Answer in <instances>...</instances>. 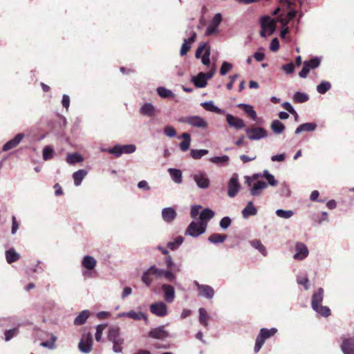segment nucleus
I'll list each match as a JSON object with an SVG mask.
<instances>
[{
    "label": "nucleus",
    "instance_id": "nucleus-8",
    "mask_svg": "<svg viewBox=\"0 0 354 354\" xmlns=\"http://www.w3.org/2000/svg\"><path fill=\"white\" fill-rule=\"evenodd\" d=\"M93 344V338L91 333L84 334L78 344L80 351L84 353H88L91 351Z\"/></svg>",
    "mask_w": 354,
    "mask_h": 354
},
{
    "label": "nucleus",
    "instance_id": "nucleus-25",
    "mask_svg": "<svg viewBox=\"0 0 354 354\" xmlns=\"http://www.w3.org/2000/svg\"><path fill=\"white\" fill-rule=\"evenodd\" d=\"M317 128V124L315 122H307L299 125L295 130V133L299 134L303 131H314Z\"/></svg>",
    "mask_w": 354,
    "mask_h": 354
},
{
    "label": "nucleus",
    "instance_id": "nucleus-35",
    "mask_svg": "<svg viewBox=\"0 0 354 354\" xmlns=\"http://www.w3.org/2000/svg\"><path fill=\"white\" fill-rule=\"evenodd\" d=\"M239 107L242 108L243 111L252 120L257 119V113L254 110L253 107L251 105L245 104H239L238 105Z\"/></svg>",
    "mask_w": 354,
    "mask_h": 354
},
{
    "label": "nucleus",
    "instance_id": "nucleus-11",
    "mask_svg": "<svg viewBox=\"0 0 354 354\" xmlns=\"http://www.w3.org/2000/svg\"><path fill=\"white\" fill-rule=\"evenodd\" d=\"M194 285L197 287L199 295L206 299H212L214 295L213 288L208 285L200 284L197 281H194Z\"/></svg>",
    "mask_w": 354,
    "mask_h": 354
},
{
    "label": "nucleus",
    "instance_id": "nucleus-16",
    "mask_svg": "<svg viewBox=\"0 0 354 354\" xmlns=\"http://www.w3.org/2000/svg\"><path fill=\"white\" fill-rule=\"evenodd\" d=\"M226 121L230 127H234L236 129H241L245 125L242 119L235 117L231 114L226 115Z\"/></svg>",
    "mask_w": 354,
    "mask_h": 354
},
{
    "label": "nucleus",
    "instance_id": "nucleus-30",
    "mask_svg": "<svg viewBox=\"0 0 354 354\" xmlns=\"http://www.w3.org/2000/svg\"><path fill=\"white\" fill-rule=\"evenodd\" d=\"M87 175V171L85 169H79L73 174V178L74 180V184L75 186L81 185L82 180Z\"/></svg>",
    "mask_w": 354,
    "mask_h": 354
},
{
    "label": "nucleus",
    "instance_id": "nucleus-52",
    "mask_svg": "<svg viewBox=\"0 0 354 354\" xmlns=\"http://www.w3.org/2000/svg\"><path fill=\"white\" fill-rule=\"evenodd\" d=\"M276 214L280 218L288 219L293 216L294 212L292 210L279 209L276 211Z\"/></svg>",
    "mask_w": 354,
    "mask_h": 354
},
{
    "label": "nucleus",
    "instance_id": "nucleus-2",
    "mask_svg": "<svg viewBox=\"0 0 354 354\" xmlns=\"http://www.w3.org/2000/svg\"><path fill=\"white\" fill-rule=\"evenodd\" d=\"M247 137L250 140H259L268 136V131L263 127L251 126L245 130Z\"/></svg>",
    "mask_w": 354,
    "mask_h": 354
},
{
    "label": "nucleus",
    "instance_id": "nucleus-14",
    "mask_svg": "<svg viewBox=\"0 0 354 354\" xmlns=\"http://www.w3.org/2000/svg\"><path fill=\"white\" fill-rule=\"evenodd\" d=\"M222 21V15L220 13L216 14L212 18L209 26L207 27L205 35L209 36L217 32V28Z\"/></svg>",
    "mask_w": 354,
    "mask_h": 354
},
{
    "label": "nucleus",
    "instance_id": "nucleus-6",
    "mask_svg": "<svg viewBox=\"0 0 354 354\" xmlns=\"http://www.w3.org/2000/svg\"><path fill=\"white\" fill-rule=\"evenodd\" d=\"M191 178L200 189H205L209 187L210 181L205 172L198 171L197 172L192 174Z\"/></svg>",
    "mask_w": 354,
    "mask_h": 354
},
{
    "label": "nucleus",
    "instance_id": "nucleus-29",
    "mask_svg": "<svg viewBox=\"0 0 354 354\" xmlns=\"http://www.w3.org/2000/svg\"><path fill=\"white\" fill-rule=\"evenodd\" d=\"M168 172L172 179V180L177 183L180 184L182 183V171L178 169L169 168Z\"/></svg>",
    "mask_w": 354,
    "mask_h": 354
},
{
    "label": "nucleus",
    "instance_id": "nucleus-44",
    "mask_svg": "<svg viewBox=\"0 0 354 354\" xmlns=\"http://www.w3.org/2000/svg\"><path fill=\"white\" fill-rule=\"evenodd\" d=\"M128 317L133 320H141L145 319V322H147L146 315L142 312H136L135 310L129 311Z\"/></svg>",
    "mask_w": 354,
    "mask_h": 354
},
{
    "label": "nucleus",
    "instance_id": "nucleus-4",
    "mask_svg": "<svg viewBox=\"0 0 354 354\" xmlns=\"http://www.w3.org/2000/svg\"><path fill=\"white\" fill-rule=\"evenodd\" d=\"M206 230L205 224L192 221L187 226L185 234L189 235L192 237H197L201 234H203Z\"/></svg>",
    "mask_w": 354,
    "mask_h": 354
},
{
    "label": "nucleus",
    "instance_id": "nucleus-40",
    "mask_svg": "<svg viewBox=\"0 0 354 354\" xmlns=\"http://www.w3.org/2000/svg\"><path fill=\"white\" fill-rule=\"evenodd\" d=\"M66 162L70 165H74L83 160L81 155L77 153H69L66 156Z\"/></svg>",
    "mask_w": 354,
    "mask_h": 354
},
{
    "label": "nucleus",
    "instance_id": "nucleus-23",
    "mask_svg": "<svg viewBox=\"0 0 354 354\" xmlns=\"http://www.w3.org/2000/svg\"><path fill=\"white\" fill-rule=\"evenodd\" d=\"M215 215V213L213 210L206 208L203 209L199 214V218L201 220V223L205 224V228H207V222L212 218Z\"/></svg>",
    "mask_w": 354,
    "mask_h": 354
},
{
    "label": "nucleus",
    "instance_id": "nucleus-58",
    "mask_svg": "<svg viewBox=\"0 0 354 354\" xmlns=\"http://www.w3.org/2000/svg\"><path fill=\"white\" fill-rule=\"evenodd\" d=\"M232 68V64L227 62H223L220 69V73L221 75H225Z\"/></svg>",
    "mask_w": 354,
    "mask_h": 354
},
{
    "label": "nucleus",
    "instance_id": "nucleus-3",
    "mask_svg": "<svg viewBox=\"0 0 354 354\" xmlns=\"http://www.w3.org/2000/svg\"><path fill=\"white\" fill-rule=\"evenodd\" d=\"M277 21L271 19L269 16H263L261 19V26L262 30L261 35L263 37H266L267 35H272L276 27Z\"/></svg>",
    "mask_w": 354,
    "mask_h": 354
},
{
    "label": "nucleus",
    "instance_id": "nucleus-49",
    "mask_svg": "<svg viewBox=\"0 0 354 354\" xmlns=\"http://www.w3.org/2000/svg\"><path fill=\"white\" fill-rule=\"evenodd\" d=\"M262 176L267 180V184L271 186H276L278 183L277 180L274 178V176L272 174H271L268 170L263 171Z\"/></svg>",
    "mask_w": 354,
    "mask_h": 354
},
{
    "label": "nucleus",
    "instance_id": "nucleus-17",
    "mask_svg": "<svg viewBox=\"0 0 354 354\" xmlns=\"http://www.w3.org/2000/svg\"><path fill=\"white\" fill-rule=\"evenodd\" d=\"M205 75L204 72H200L197 75L192 76L191 81L196 87L205 88L207 84Z\"/></svg>",
    "mask_w": 354,
    "mask_h": 354
},
{
    "label": "nucleus",
    "instance_id": "nucleus-20",
    "mask_svg": "<svg viewBox=\"0 0 354 354\" xmlns=\"http://www.w3.org/2000/svg\"><path fill=\"white\" fill-rule=\"evenodd\" d=\"M149 337L153 338V339H163L168 337V333L164 329L163 326H160V327L151 329L149 332Z\"/></svg>",
    "mask_w": 354,
    "mask_h": 354
},
{
    "label": "nucleus",
    "instance_id": "nucleus-50",
    "mask_svg": "<svg viewBox=\"0 0 354 354\" xmlns=\"http://www.w3.org/2000/svg\"><path fill=\"white\" fill-rule=\"evenodd\" d=\"M250 244L253 248L258 250L263 256H266V249L259 240H253L250 242Z\"/></svg>",
    "mask_w": 354,
    "mask_h": 354
},
{
    "label": "nucleus",
    "instance_id": "nucleus-48",
    "mask_svg": "<svg viewBox=\"0 0 354 354\" xmlns=\"http://www.w3.org/2000/svg\"><path fill=\"white\" fill-rule=\"evenodd\" d=\"M183 241L184 238L179 236L176 237L174 241L169 242L167 243V247L171 250H175L178 248V247L183 243Z\"/></svg>",
    "mask_w": 354,
    "mask_h": 354
},
{
    "label": "nucleus",
    "instance_id": "nucleus-5",
    "mask_svg": "<svg viewBox=\"0 0 354 354\" xmlns=\"http://www.w3.org/2000/svg\"><path fill=\"white\" fill-rule=\"evenodd\" d=\"M136 150V147L135 145H116L112 148H109L107 150V152L109 153L115 155L116 157H120L123 153H132L135 152Z\"/></svg>",
    "mask_w": 354,
    "mask_h": 354
},
{
    "label": "nucleus",
    "instance_id": "nucleus-60",
    "mask_svg": "<svg viewBox=\"0 0 354 354\" xmlns=\"http://www.w3.org/2000/svg\"><path fill=\"white\" fill-rule=\"evenodd\" d=\"M209 56H210V46H208L205 49V51L204 52V54L202 56V63L204 65L208 66L209 64V63H210Z\"/></svg>",
    "mask_w": 354,
    "mask_h": 354
},
{
    "label": "nucleus",
    "instance_id": "nucleus-26",
    "mask_svg": "<svg viewBox=\"0 0 354 354\" xmlns=\"http://www.w3.org/2000/svg\"><path fill=\"white\" fill-rule=\"evenodd\" d=\"M155 111L156 109L154 106L151 103L144 104L140 109V112L142 115L148 117L153 116L155 114Z\"/></svg>",
    "mask_w": 354,
    "mask_h": 354
},
{
    "label": "nucleus",
    "instance_id": "nucleus-21",
    "mask_svg": "<svg viewBox=\"0 0 354 354\" xmlns=\"http://www.w3.org/2000/svg\"><path fill=\"white\" fill-rule=\"evenodd\" d=\"M268 184L263 181L259 180L256 182L253 186H251L250 194L252 196H259L261 194L262 191L266 189Z\"/></svg>",
    "mask_w": 354,
    "mask_h": 354
},
{
    "label": "nucleus",
    "instance_id": "nucleus-22",
    "mask_svg": "<svg viewBox=\"0 0 354 354\" xmlns=\"http://www.w3.org/2000/svg\"><path fill=\"white\" fill-rule=\"evenodd\" d=\"M324 298V289L322 288L318 290L313 295L311 306L313 309H315L317 306L321 305Z\"/></svg>",
    "mask_w": 354,
    "mask_h": 354
},
{
    "label": "nucleus",
    "instance_id": "nucleus-31",
    "mask_svg": "<svg viewBox=\"0 0 354 354\" xmlns=\"http://www.w3.org/2000/svg\"><path fill=\"white\" fill-rule=\"evenodd\" d=\"M230 158L227 155L215 156L209 158V161L218 166H225L228 165Z\"/></svg>",
    "mask_w": 354,
    "mask_h": 354
},
{
    "label": "nucleus",
    "instance_id": "nucleus-33",
    "mask_svg": "<svg viewBox=\"0 0 354 354\" xmlns=\"http://www.w3.org/2000/svg\"><path fill=\"white\" fill-rule=\"evenodd\" d=\"M180 138L183 139L180 145V149L183 151H186L189 149L191 142V136L188 133H183L180 136Z\"/></svg>",
    "mask_w": 354,
    "mask_h": 354
},
{
    "label": "nucleus",
    "instance_id": "nucleus-32",
    "mask_svg": "<svg viewBox=\"0 0 354 354\" xmlns=\"http://www.w3.org/2000/svg\"><path fill=\"white\" fill-rule=\"evenodd\" d=\"M90 316V312L88 310L82 311L75 319L74 324L76 326H80L84 324L88 317Z\"/></svg>",
    "mask_w": 354,
    "mask_h": 354
},
{
    "label": "nucleus",
    "instance_id": "nucleus-51",
    "mask_svg": "<svg viewBox=\"0 0 354 354\" xmlns=\"http://www.w3.org/2000/svg\"><path fill=\"white\" fill-rule=\"evenodd\" d=\"M313 310L318 314L325 317H327L330 315V310L327 306L319 305L317 306V308H315V309Z\"/></svg>",
    "mask_w": 354,
    "mask_h": 354
},
{
    "label": "nucleus",
    "instance_id": "nucleus-24",
    "mask_svg": "<svg viewBox=\"0 0 354 354\" xmlns=\"http://www.w3.org/2000/svg\"><path fill=\"white\" fill-rule=\"evenodd\" d=\"M257 213V208L254 206L252 201H249L245 207L242 210V216L247 218L250 216H254Z\"/></svg>",
    "mask_w": 354,
    "mask_h": 354
},
{
    "label": "nucleus",
    "instance_id": "nucleus-36",
    "mask_svg": "<svg viewBox=\"0 0 354 354\" xmlns=\"http://www.w3.org/2000/svg\"><path fill=\"white\" fill-rule=\"evenodd\" d=\"M6 261L8 263H12L19 259L20 255L15 249L11 248L6 252Z\"/></svg>",
    "mask_w": 354,
    "mask_h": 354
},
{
    "label": "nucleus",
    "instance_id": "nucleus-10",
    "mask_svg": "<svg viewBox=\"0 0 354 354\" xmlns=\"http://www.w3.org/2000/svg\"><path fill=\"white\" fill-rule=\"evenodd\" d=\"M340 348L344 354H354V336L342 337Z\"/></svg>",
    "mask_w": 354,
    "mask_h": 354
},
{
    "label": "nucleus",
    "instance_id": "nucleus-1",
    "mask_svg": "<svg viewBox=\"0 0 354 354\" xmlns=\"http://www.w3.org/2000/svg\"><path fill=\"white\" fill-rule=\"evenodd\" d=\"M178 121L198 129H206L207 127V122L202 117L198 115L181 117L179 118Z\"/></svg>",
    "mask_w": 354,
    "mask_h": 354
},
{
    "label": "nucleus",
    "instance_id": "nucleus-15",
    "mask_svg": "<svg viewBox=\"0 0 354 354\" xmlns=\"http://www.w3.org/2000/svg\"><path fill=\"white\" fill-rule=\"evenodd\" d=\"M161 289L164 293V299L167 303H171L175 299V289L173 286L168 283H163Z\"/></svg>",
    "mask_w": 354,
    "mask_h": 354
},
{
    "label": "nucleus",
    "instance_id": "nucleus-37",
    "mask_svg": "<svg viewBox=\"0 0 354 354\" xmlns=\"http://www.w3.org/2000/svg\"><path fill=\"white\" fill-rule=\"evenodd\" d=\"M270 128L274 133L280 134L284 131L285 126L279 120H275L272 122Z\"/></svg>",
    "mask_w": 354,
    "mask_h": 354
},
{
    "label": "nucleus",
    "instance_id": "nucleus-28",
    "mask_svg": "<svg viewBox=\"0 0 354 354\" xmlns=\"http://www.w3.org/2000/svg\"><path fill=\"white\" fill-rule=\"evenodd\" d=\"M96 264V260L93 257L88 255L85 256L82 261V266L87 270L94 269Z\"/></svg>",
    "mask_w": 354,
    "mask_h": 354
},
{
    "label": "nucleus",
    "instance_id": "nucleus-63",
    "mask_svg": "<svg viewBox=\"0 0 354 354\" xmlns=\"http://www.w3.org/2000/svg\"><path fill=\"white\" fill-rule=\"evenodd\" d=\"M164 133L169 138L175 137L176 135V129L171 126H166L164 128Z\"/></svg>",
    "mask_w": 354,
    "mask_h": 354
},
{
    "label": "nucleus",
    "instance_id": "nucleus-41",
    "mask_svg": "<svg viewBox=\"0 0 354 354\" xmlns=\"http://www.w3.org/2000/svg\"><path fill=\"white\" fill-rule=\"evenodd\" d=\"M120 328L118 327H111L109 329L108 339L113 341L121 338Z\"/></svg>",
    "mask_w": 354,
    "mask_h": 354
},
{
    "label": "nucleus",
    "instance_id": "nucleus-64",
    "mask_svg": "<svg viewBox=\"0 0 354 354\" xmlns=\"http://www.w3.org/2000/svg\"><path fill=\"white\" fill-rule=\"evenodd\" d=\"M190 49V45L188 44V40L187 39H184L183 44L180 48V55H185L189 50Z\"/></svg>",
    "mask_w": 354,
    "mask_h": 354
},
{
    "label": "nucleus",
    "instance_id": "nucleus-59",
    "mask_svg": "<svg viewBox=\"0 0 354 354\" xmlns=\"http://www.w3.org/2000/svg\"><path fill=\"white\" fill-rule=\"evenodd\" d=\"M18 334V329L17 328L8 330L5 332V340L9 341L13 337L16 336Z\"/></svg>",
    "mask_w": 354,
    "mask_h": 354
},
{
    "label": "nucleus",
    "instance_id": "nucleus-55",
    "mask_svg": "<svg viewBox=\"0 0 354 354\" xmlns=\"http://www.w3.org/2000/svg\"><path fill=\"white\" fill-rule=\"evenodd\" d=\"M56 337L55 335H51L50 341L42 342L40 343V346L42 347H46L49 349L55 348V342L56 341Z\"/></svg>",
    "mask_w": 354,
    "mask_h": 354
},
{
    "label": "nucleus",
    "instance_id": "nucleus-56",
    "mask_svg": "<svg viewBox=\"0 0 354 354\" xmlns=\"http://www.w3.org/2000/svg\"><path fill=\"white\" fill-rule=\"evenodd\" d=\"M106 324H99L97 326L95 334L96 341L100 342L101 340L103 330L106 328Z\"/></svg>",
    "mask_w": 354,
    "mask_h": 354
},
{
    "label": "nucleus",
    "instance_id": "nucleus-61",
    "mask_svg": "<svg viewBox=\"0 0 354 354\" xmlns=\"http://www.w3.org/2000/svg\"><path fill=\"white\" fill-rule=\"evenodd\" d=\"M231 223V218L229 216H225L220 221L219 225L222 229L226 230L230 227Z\"/></svg>",
    "mask_w": 354,
    "mask_h": 354
},
{
    "label": "nucleus",
    "instance_id": "nucleus-19",
    "mask_svg": "<svg viewBox=\"0 0 354 354\" xmlns=\"http://www.w3.org/2000/svg\"><path fill=\"white\" fill-rule=\"evenodd\" d=\"M162 220L168 223H171L176 218L177 214L172 207H165L162 209Z\"/></svg>",
    "mask_w": 354,
    "mask_h": 354
},
{
    "label": "nucleus",
    "instance_id": "nucleus-27",
    "mask_svg": "<svg viewBox=\"0 0 354 354\" xmlns=\"http://www.w3.org/2000/svg\"><path fill=\"white\" fill-rule=\"evenodd\" d=\"M201 106L207 111L213 112L217 114H223L224 111L215 106L212 101H207L201 103Z\"/></svg>",
    "mask_w": 354,
    "mask_h": 354
},
{
    "label": "nucleus",
    "instance_id": "nucleus-12",
    "mask_svg": "<svg viewBox=\"0 0 354 354\" xmlns=\"http://www.w3.org/2000/svg\"><path fill=\"white\" fill-rule=\"evenodd\" d=\"M150 311L153 315L162 317L167 314V307L162 301L155 302L150 305Z\"/></svg>",
    "mask_w": 354,
    "mask_h": 354
},
{
    "label": "nucleus",
    "instance_id": "nucleus-62",
    "mask_svg": "<svg viewBox=\"0 0 354 354\" xmlns=\"http://www.w3.org/2000/svg\"><path fill=\"white\" fill-rule=\"evenodd\" d=\"M297 282L299 285H303L304 286L305 290H308L309 288V281L306 277H297Z\"/></svg>",
    "mask_w": 354,
    "mask_h": 354
},
{
    "label": "nucleus",
    "instance_id": "nucleus-18",
    "mask_svg": "<svg viewBox=\"0 0 354 354\" xmlns=\"http://www.w3.org/2000/svg\"><path fill=\"white\" fill-rule=\"evenodd\" d=\"M24 138V134L21 133L17 134L14 138L7 142L2 148L3 151H7L10 149L15 148Z\"/></svg>",
    "mask_w": 354,
    "mask_h": 354
},
{
    "label": "nucleus",
    "instance_id": "nucleus-9",
    "mask_svg": "<svg viewBox=\"0 0 354 354\" xmlns=\"http://www.w3.org/2000/svg\"><path fill=\"white\" fill-rule=\"evenodd\" d=\"M227 195L230 198H234L240 189V184L239 183V176L237 174H234L228 182Z\"/></svg>",
    "mask_w": 354,
    "mask_h": 354
},
{
    "label": "nucleus",
    "instance_id": "nucleus-38",
    "mask_svg": "<svg viewBox=\"0 0 354 354\" xmlns=\"http://www.w3.org/2000/svg\"><path fill=\"white\" fill-rule=\"evenodd\" d=\"M226 239L227 236L225 234L214 233L209 236L208 241L212 243L218 244L224 242Z\"/></svg>",
    "mask_w": 354,
    "mask_h": 354
},
{
    "label": "nucleus",
    "instance_id": "nucleus-34",
    "mask_svg": "<svg viewBox=\"0 0 354 354\" xmlns=\"http://www.w3.org/2000/svg\"><path fill=\"white\" fill-rule=\"evenodd\" d=\"M157 274L159 278L163 277L167 281L174 282L176 280V276L169 270L158 268Z\"/></svg>",
    "mask_w": 354,
    "mask_h": 354
},
{
    "label": "nucleus",
    "instance_id": "nucleus-42",
    "mask_svg": "<svg viewBox=\"0 0 354 354\" xmlns=\"http://www.w3.org/2000/svg\"><path fill=\"white\" fill-rule=\"evenodd\" d=\"M157 93L162 98L172 97L174 94L171 90L166 88L165 87L160 86L157 88Z\"/></svg>",
    "mask_w": 354,
    "mask_h": 354
},
{
    "label": "nucleus",
    "instance_id": "nucleus-7",
    "mask_svg": "<svg viewBox=\"0 0 354 354\" xmlns=\"http://www.w3.org/2000/svg\"><path fill=\"white\" fill-rule=\"evenodd\" d=\"M158 268L155 266H150L146 271H145L142 275V281L147 286H149L154 279H158V274H157Z\"/></svg>",
    "mask_w": 354,
    "mask_h": 354
},
{
    "label": "nucleus",
    "instance_id": "nucleus-13",
    "mask_svg": "<svg viewBox=\"0 0 354 354\" xmlns=\"http://www.w3.org/2000/svg\"><path fill=\"white\" fill-rule=\"evenodd\" d=\"M296 253L294 254L293 258L296 260H303L308 257L309 251L307 246L301 243L297 242L295 245Z\"/></svg>",
    "mask_w": 354,
    "mask_h": 354
},
{
    "label": "nucleus",
    "instance_id": "nucleus-43",
    "mask_svg": "<svg viewBox=\"0 0 354 354\" xmlns=\"http://www.w3.org/2000/svg\"><path fill=\"white\" fill-rule=\"evenodd\" d=\"M208 152L207 149H192L190 151V156L195 160H199L203 156L207 155Z\"/></svg>",
    "mask_w": 354,
    "mask_h": 354
},
{
    "label": "nucleus",
    "instance_id": "nucleus-57",
    "mask_svg": "<svg viewBox=\"0 0 354 354\" xmlns=\"http://www.w3.org/2000/svg\"><path fill=\"white\" fill-rule=\"evenodd\" d=\"M304 62L308 64L309 69L310 70L317 68L320 64L321 60L318 57H314L310 60L305 61Z\"/></svg>",
    "mask_w": 354,
    "mask_h": 354
},
{
    "label": "nucleus",
    "instance_id": "nucleus-45",
    "mask_svg": "<svg viewBox=\"0 0 354 354\" xmlns=\"http://www.w3.org/2000/svg\"><path fill=\"white\" fill-rule=\"evenodd\" d=\"M198 311L200 323L205 327H207L208 326L207 319L209 318V315L207 313L206 310L203 308H201Z\"/></svg>",
    "mask_w": 354,
    "mask_h": 354
},
{
    "label": "nucleus",
    "instance_id": "nucleus-54",
    "mask_svg": "<svg viewBox=\"0 0 354 354\" xmlns=\"http://www.w3.org/2000/svg\"><path fill=\"white\" fill-rule=\"evenodd\" d=\"M54 151L50 146H46L43 149V159L44 160H50L53 156Z\"/></svg>",
    "mask_w": 354,
    "mask_h": 354
},
{
    "label": "nucleus",
    "instance_id": "nucleus-46",
    "mask_svg": "<svg viewBox=\"0 0 354 354\" xmlns=\"http://www.w3.org/2000/svg\"><path fill=\"white\" fill-rule=\"evenodd\" d=\"M331 88V84L329 82L322 81L317 86V91L320 94H324Z\"/></svg>",
    "mask_w": 354,
    "mask_h": 354
},
{
    "label": "nucleus",
    "instance_id": "nucleus-53",
    "mask_svg": "<svg viewBox=\"0 0 354 354\" xmlns=\"http://www.w3.org/2000/svg\"><path fill=\"white\" fill-rule=\"evenodd\" d=\"M113 344V351L116 353H121L122 348L121 345L124 343V339L122 337L111 341Z\"/></svg>",
    "mask_w": 354,
    "mask_h": 354
},
{
    "label": "nucleus",
    "instance_id": "nucleus-39",
    "mask_svg": "<svg viewBox=\"0 0 354 354\" xmlns=\"http://www.w3.org/2000/svg\"><path fill=\"white\" fill-rule=\"evenodd\" d=\"M277 332V330L275 328H272L270 329L262 328L260 330L259 336L266 341V339L273 336Z\"/></svg>",
    "mask_w": 354,
    "mask_h": 354
},
{
    "label": "nucleus",
    "instance_id": "nucleus-47",
    "mask_svg": "<svg viewBox=\"0 0 354 354\" xmlns=\"http://www.w3.org/2000/svg\"><path fill=\"white\" fill-rule=\"evenodd\" d=\"M309 99L308 95L304 93L296 92L294 94L293 100L297 103H304Z\"/></svg>",
    "mask_w": 354,
    "mask_h": 354
}]
</instances>
